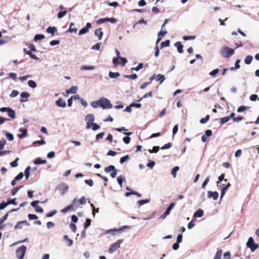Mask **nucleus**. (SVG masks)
Listing matches in <instances>:
<instances>
[{"instance_id": "1", "label": "nucleus", "mask_w": 259, "mask_h": 259, "mask_svg": "<svg viewBox=\"0 0 259 259\" xmlns=\"http://www.w3.org/2000/svg\"><path fill=\"white\" fill-rule=\"evenodd\" d=\"M234 54V50L227 46H223L220 50V54L224 58H228Z\"/></svg>"}, {"instance_id": "2", "label": "nucleus", "mask_w": 259, "mask_h": 259, "mask_svg": "<svg viewBox=\"0 0 259 259\" xmlns=\"http://www.w3.org/2000/svg\"><path fill=\"white\" fill-rule=\"evenodd\" d=\"M78 200L75 198L73 199L72 203L61 210L63 213H66L70 210H74L75 208H77L79 205Z\"/></svg>"}, {"instance_id": "3", "label": "nucleus", "mask_w": 259, "mask_h": 259, "mask_svg": "<svg viewBox=\"0 0 259 259\" xmlns=\"http://www.w3.org/2000/svg\"><path fill=\"white\" fill-rule=\"evenodd\" d=\"M27 247L25 245H22L18 247L16 251V255L18 259H23L26 253Z\"/></svg>"}, {"instance_id": "4", "label": "nucleus", "mask_w": 259, "mask_h": 259, "mask_svg": "<svg viewBox=\"0 0 259 259\" xmlns=\"http://www.w3.org/2000/svg\"><path fill=\"white\" fill-rule=\"evenodd\" d=\"M100 107L103 109H110L112 107V105L107 99L101 98L100 99Z\"/></svg>"}, {"instance_id": "5", "label": "nucleus", "mask_w": 259, "mask_h": 259, "mask_svg": "<svg viewBox=\"0 0 259 259\" xmlns=\"http://www.w3.org/2000/svg\"><path fill=\"white\" fill-rule=\"evenodd\" d=\"M122 241L123 239H119L114 243L112 244L108 249V252L110 253H112L116 251L117 249L120 247V244L122 242Z\"/></svg>"}, {"instance_id": "6", "label": "nucleus", "mask_w": 259, "mask_h": 259, "mask_svg": "<svg viewBox=\"0 0 259 259\" xmlns=\"http://www.w3.org/2000/svg\"><path fill=\"white\" fill-rule=\"evenodd\" d=\"M0 111L2 112H7L8 113V115L13 119L16 117L15 111L9 107L0 108Z\"/></svg>"}, {"instance_id": "7", "label": "nucleus", "mask_w": 259, "mask_h": 259, "mask_svg": "<svg viewBox=\"0 0 259 259\" xmlns=\"http://www.w3.org/2000/svg\"><path fill=\"white\" fill-rule=\"evenodd\" d=\"M105 171L107 173L111 172L110 176L113 178H114L117 175V170L116 169L114 166L112 165H110L108 167H106L105 169Z\"/></svg>"}, {"instance_id": "8", "label": "nucleus", "mask_w": 259, "mask_h": 259, "mask_svg": "<svg viewBox=\"0 0 259 259\" xmlns=\"http://www.w3.org/2000/svg\"><path fill=\"white\" fill-rule=\"evenodd\" d=\"M85 120L87 121L86 128L89 129L92 127V124L94 123V116L93 114H89L86 116Z\"/></svg>"}, {"instance_id": "9", "label": "nucleus", "mask_w": 259, "mask_h": 259, "mask_svg": "<svg viewBox=\"0 0 259 259\" xmlns=\"http://www.w3.org/2000/svg\"><path fill=\"white\" fill-rule=\"evenodd\" d=\"M246 245L252 251L255 250L258 247V245L254 243V240L252 237L249 238Z\"/></svg>"}, {"instance_id": "10", "label": "nucleus", "mask_w": 259, "mask_h": 259, "mask_svg": "<svg viewBox=\"0 0 259 259\" xmlns=\"http://www.w3.org/2000/svg\"><path fill=\"white\" fill-rule=\"evenodd\" d=\"M57 189L61 195H64L68 189V186L65 183H61L57 186Z\"/></svg>"}, {"instance_id": "11", "label": "nucleus", "mask_w": 259, "mask_h": 259, "mask_svg": "<svg viewBox=\"0 0 259 259\" xmlns=\"http://www.w3.org/2000/svg\"><path fill=\"white\" fill-rule=\"evenodd\" d=\"M92 24L91 23H87L86 24L85 27H84L83 28H81L78 32V35H81L82 34H85L87 33L89 31V29L91 28Z\"/></svg>"}, {"instance_id": "12", "label": "nucleus", "mask_w": 259, "mask_h": 259, "mask_svg": "<svg viewBox=\"0 0 259 259\" xmlns=\"http://www.w3.org/2000/svg\"><path fill=\"white\" fill-rule=\"evenodd\" d=\"M130 226H124L122 227L119 228V229H110L107 231L106 233H110L113 231H116L119 233H120L121 232L124 231L125 229H130Z\"/></svg>"}, {"instance_id": "13", "label": "nucleus", "mask_w": 259, "mask_h": 259, "mask_svg": "<svg viewBox=\"0 0 259 259\" xmlns=\"http://www.w3.org/2000/svg\"><path fill=\"white\" fill-rule=\"evenodd\" d=\"M207 197L209 198H212L214 200H216L219 197V193L217 191H208L207 192Z\"/></svg>"}, {"instance_id": "14", "label": "nucleus", "mask_w": 259, "mask_h": 259, "mask_svg": "<svg viewBox=\"0 0 259 259\" xmlns=\"http://www.w3.org/2000/svg\"><path fill=\"white\" fill-rule=\"evenodd\" d=\"M30 95L28 93L26 92H23L21 93L20 96L21 99H20L21 102H26L28 100V98L29 97Z\"/></svg>"}, {"instance_id": "15", "label": "nucleus", "mask_w": 259, "mask_h": 259, "mask_svg": "<svg viewBox=\"0 0 259 259\" xmlns=\"http://www.w3.org/2000/svg\"><path fill=\"white\" fill-rule=\"evenodd\" d=\"M19 131L21 132L22 134H19L18 135V137L20 139H23L25 137H26L27 136V129H24L22 127L19 128Z\"/></svg>"}, {"instance_id": "16", "label": "nucleus", "mask_w": 259, "mask_h": 259, "mask_svg": "<svg viewBox=\"0 0 259 259\" xmlns=\"http://www.w3.org/2000/svg\"><path fill=\"white\" fill-rule=\"evenodd\" d=\"M56 104L60 107H65L66 106V104L65 101H64L62 98H59L56 101Z\"/></svg>"}, {"instance_id": "17", "label": "nucleus", "mask_w": 259, "mask_h": 259, "mask_svg": "<svg viewBox=\"0 0 259 259\" xmlns=\"http://www.w3.org/2000/svg\"><path fill=\"white\" fill-rule=\"evenodd\" d=\"M231 186V184L229 182L228 183V184L225 186V187L222 188L221 190V199H222V198L224 197V195L225 194L226 191H227L229 187Z\"/></svg>"}, {"instance_id": "18", "label": "nucleus", "mask_w": 259, "mask_h": 259, "mask_svg": "<svg viewBox=\"0 0 259 259\" xmlns=\"http://www.w3.org/2000/svg\"><path fill=\"white\" fill-rule=\"evenodd\" d=\"M124 134L126 135V136L123 137V141L124 142V143L127 144L130 143V142L131 141V138L128 136L131 135L132 134V132L124 133Z\"/></svg>"}, {"instance_id": "19", "label": "nucleus", "mask_w": 259, "mask_h": 259, "mask_svg": "<svg viewBox=\"0 0 259 259\" xmlns=\"http://www.w3.org/2000/svg\"><path fill=\"white\" fill-rule=\"evenodd\" d=\"M175 46L177 48L178 51L179 53H183V46L182 45L181 42L180 41H178L175 44Z\"/></svg>"}, {"instance_id": "20", "label": "nucleus", "mask_w": 259, "mask_h": 259, "mask_svg": "<svg viewBox=\"0 0 259 259\" xmlns=\"http://www.w3.org/2000/svg\"><path fill=\"white\" fill-rule=\"evenodd\" d=\"M95 34L98 37L99 39H101L103 34L102 29L100 28L99 29H96L95 31Z\"/></svg>"}, {"instance_id": "21", "label": "nucleus", "mask_w": 259, "mask_h": 259, "mask_svg": "<svg viewBox=\"0 0 259 259\" xmlns=\"http://www.w3.org/2000/svg\"><path fill=\"white\" fill-rule=\"evenodd\" d=\"M23 224H28V223H27L26 221L19 222L15 226L14 229H21L22 228V226H23Z\"/></svg>"}, {"instance_id": "22", "label": "nucleus", "mask_w": 259, "mask_h": 259, "mask_svg": "<svg viewBox=\"0 0 259 259\" xmlns=\"http://www.w3.org/2000/svg\"><path fill=\"white\" fill-rule=\"evenodd\" d=\"M203 214V211L202 209H198L194 214L193 217L195 218L201 217Z\"/></svg>"}, {"instance_id": "23", "label": "nucleus", "mask_w": 259, "mask_h": 259, "mask_svg": "<svg viewBox=\"0 0 259 259\" xmlns=\"http://www.w3.org/2000/svg\"><path fill=\"white\" fill-rule=\"evenodd\" d=\"M46 162H47V161L46 160H42L39 157L36 158L34 161V163L36 165L45 164Z\"/></svg>"}, {"instance_id": "24", "label": "nucleus", "mask_w": 259, "mask_h": 259, "mask_svg": "<svg viewBox=\"0 0 259 259\" xmlns=\"http://www.w3.org/2000/svg\"><path fill=\"white\" fill-rule=\"evenodd\" d=\"M47 31L49 33H51L52 35H54L55 31H57V28L55 27L49 26L47 29Z\"/></svg>"}, {"instance_id": "25", "label": "nucleus", "mask_w": 259, "mask_h": 259, "mask_svg": "<svg viewBox=\"0 0 259 259\" xmlns=\"http://www.w3.org/2000/svg\"><path fill=\"white\" fill-rule=\"evenodd\" d=\"M64 239L68 243V246H70L73 244V241L72 239L69 238L68 235H65L63 236Z\"/></svg>"}, {"instance_id": "26", "label": "nucleus", "mask_w": 259, "mask_h": 259, "mask_svg": "<svg viewBox=\"0 0 259 259\" xmlns=\"http://www.w3.org/2000/svg\"><path fill=\"white\" fill-rule=\"evenodd\" d=\"M250 108L249 106H241L238 108L237 111L239 113L243 112L246 110H248Z\"/></svg>"}, {"instance_id": "27", "label": "nucleus", "mask_w": 259, "mask_h": 259, "mask_svg": "<svg viewBox=\"0 0 259 259\" xmlns=\"http://www.w3.org/2000/svg\"><path fill=\"white\" fill-rule=\"evenodd\" d=\"M179 167L178 166H175L171 170V175L173 176L174 178L176 177L177 172L179 170Z\"/></svg>"}, {"instance_id": "28", "label": "nucleus", "mask_w": 259, "mask_h": 259, "mask_svg": "<svg viewBox=\"0 0 259 259\" xmlns=\"http://www.w3.org/2000/svg\"><path fill=\"white\" fill-rule=\"evenodd\" d=\"M170 45V40L167 39L164 41H163L160 44V48L162 49L165 47H169Z\"/></svg>"}, {"instance_id": "29", "label": "nucleus", "mask_w": 259, "mask_h": 259, "mask_svg": "<svg viewBox=\"0 0 259 259\" xmlns=\"http://www.w3.org/2000/svg\"><path fill=\"white\" fill-rule=\"evenodd\" d=\"M150 202L149 199H143V200H140L138 201L137 204H138L139 206H141L142 205L147 203Z\"/></svg>"}, {"instance_id": "30", "label": "nucleus", "mask_w": 259, "mask_h": 259, "mask_svg": "<svg viewBox=\"0 0 259 259\" xmlns=\"http://www.w3.org/2000/svg\"><path fill=\"white\" fill-rule=\"evenodd\" d=\"M30 169L31 167L30 166H27L25 170L24 173L26 180L28 179L29 177Z\"/></svg>"}, {"instance_id": "31", "label": "nucleus", "mask_w": 259, "mask_h": 259, "mask_svg": "<svg viewBox=\"0 0 259 259\" xmlns=\"http://www.w3.org/2000/svg\"><path fill=\"white\" fill-rule=\"evenodd\" d=\"M74 23L72 22L70 24V27H69V29L68 30V31H69L70 32H74V33L77 32V28H73L72 27L73 26H74Z\"/></svg>"}, {"instance_id": "32", "label": "nucleus", "mask_w": 259, "mask_h": 259, "mask_svg": "<svg viewBox=\"0 0 259 259\" xmlns=\"http://www.w3.org/2000/svg\"><path fill=\"white\" fill-rule=\"evenodd\" d=\"M222 255V250H219L215 253V255L213 259H221Z\"/></svg>"}, {"instance_id": "33", "label": "nucleus", "mask_w": 259, "mask_h": 259, "mask_svg": "<svg viewBox=\"0 0 259 259\" xmlns=\"http://www.w3.org/2000/svg\"><path fill=\"white\" fill-rule=\"evenodd\" d=\"M119 73L118 72H110L109 75L111 78H116L119 76Z\"/></svg>"}, {"instance_id": "34", "label": "nucleus", "mask_w": 259, "mask_h": 259, "mask_svg": "<svg viewBox=\"0 0 259 259\" xmlns=\"http://www.w3.org/2000/svg\"><path fill=\"white\" fill-rule=\"evenodd\" d=\"M220 123L222 125V124H224V123L227 122L230 120V119H229V117H228V116H226V117H224L220 118Z\"/></svg>"}, {"instance_id": "35", "label": "nucleus", "mask_w": 259, "mask_h": 259, "mask_svg": "<svg viewBox=\"0 0 259 259\" xmlns=\"http://www.w3.org/2000/svg\"><path fill=\"white\" fill-rule=\"evenodd\" d=\"M124 179V177L123 176H121V175L119 176L117 178V180L118 183V184L120 185V186L121 187H122V182H123V180Z\"/></svg>"}, {"instance_id": "36", "label": "nucleus", "mask_w": 259, "mask_h": 259, "mask_svg": "<svg viewBox=\"0 0 259 259\" xmlns=\"http://www.w3.org/2000/svg\"><path fill=\"white\" fill-rule=\"evenodd\" d=\"M252 60V57L251 56H247L244 60V62L246 64H249Z\"/></svg>"}, {"instance_id": "37", "label": "nucleus", "mask_w": 259, "mask_h": 259, "mask_svg": "<svg viewBox=\"0 0 259 259\" xmlns=\"http://www.w3.org/2000/svg\"><path fill=\"white\" fill-rule=\"evenodd\" d=\"M155 79H156V81H164L165 78L164 75L161 74H159L156 76Z\"/></svg>"}, {"instance_id": "38", "label": "nucleus", "mask_w": 259, "mask_h": 259, "mask_svg": "<svg viewBox=\"0 0 259 259\" xmlns=\"http://www.w3.org/2000/svg\"><path fill=\"white\" fill-rule=\"evenodd\" d=\"M95 69V66H87V65H84L82 66L81 67V70H93Z\"/></svg>"}, {"instance_id": "39", "label": "nucleus", "mask_w": 259, "mask_h": 259, "mask_svg": "<svg viewBox=\"0 0 259 259\" xmlns=\"http://www.w3.org/2000/svg\"><path fill=\"white\" fill-rule=\"evenodd\" d=\"M76 90H77V87L73 86L70 89H69V90H67L66 91V92L67 93L75 94L76 93Z\"/></svg>"}, {"instance_id": "40", "label": "nucleus", "mask_w": 259, "mask_h": 259, "mask_svg": "<svg viewBox=\"0 0 259 259\" xmlns=\"http://www.w3.org/2000/svg\"><path fill=\"white\" fill-rule=\"evenodd\" d=\"M209 180H210V177L208 176H207L206 177V178L205 179V180L204 181L203 183H202V188L203 189H205V188L206 185L209 182Z\"/></svg>"}, {"instance_id": "41", "label": "nucleus", "mask_w": 259, "mask_h": 259, "mask_svg": "<svg viewBox=\"0 0 259 259\" xmlns=\"http://www.w3.org/2000/svg\"><path fill=\"white\" fill-rule=\"evenodd\" d=\"M124 77L130 79L134 80L137 78V75L136 74H133L130 75H124Z\"/></svg>"}, {"instance_id": "42", "label": "nucleus", "mask_w": 259, "mask_h": 259, "mask_svg": "<svg viewBox=\"0 0 259 259\" xmlns=\"http://www.w3.org/2000/svg\"><path fill=\"white\" fill-rule=\"evenodd\" d=\"M92 106L94 108H97L100 107V100L97 101H94L91 104Z\"/></svg>"}, {"instance_id": "43", "label": "nucleus", "mask_w": 259, "mask_h": 259, "mask_svg": "<svg viewBox=\"0 0 259 259\" xmlns=\"http://www.w3.org/2000/svg\"><path fill=\"white\" fill-rule=\"evenodd\" d=\"M209 117H210L209 115H207L204 118H202L200 119V123L202 124L205 123L206 122H207L208 121V120L209 119Z\"/></svg>"}, {"instance_id": "44", "label": "nucleus", "mask_w": 259, "mask_h": 259, "mask_svg": "<svg viewBox=\"0 0 259 259\" xmlns=\"http://www.w3.org/2000/svg\"><path fill=\"white\" fill-rule=\"evenodd\" d=\"M45 38V35L41 34H36L34 36V40L35 41L38 40H41Z\"/></svg>"}, {"instance_id": "45", "label": "nucleus", "mask_w": 259, "mask_h": 259, "mask_svg": "<svg viewBox=\"0 0 259 259\" xmlns=\"http://www.w3.org/2000/svg\"><path fill=\"white\" fill-rule=\"evenodd\" d=\"M23 186H21L18 187L14 188L11 191V194L12 195H15L17 192L19 191V189H20L21 188H22Z\"/></svg>"}, {"instance_id": "46", "label": "nucleus", "mask_w": 259, "mask_h": 259, "mask_svg": "<svg viewBox=\"0 0 259 259\" xmlns=\"http://www.w3.org/2000/svg\"><path fill=\"white\" fill-rule=\"evenodd\" d=\"M16 198H14V199H10V198H9V199H8V201L7 202L8 205H9V204L16 205L17 204V202H16Z\"/></svg>"}, {"instance_id": "47", "label": "nucleus", "mask_w": 259, "mask_h": 259, "mask_svg": "<svg viewBox=\"0 0 259 259\" xmlns=\"http://www.w3.org/2000/svg\"><path fill=\"white\" fill-rule=\"evenodd\" d=\"M66 14V11H61L58 13L57 17L58 18L61 19L63 18Z\"/></svg>"}, {"instance_id": "48", "label": "nucleus", "mask_w": 259, "mask_h": 259, "mask_svg": "<svg viewBox=\"0 0 259 259\" xmlns=\"http://www.w3.org/2000/svg\"><path fill=\"white\" fill-rule=\"evenodd\" d=\"M159 150V146H154L152 150L149 149L148 151L150 153H157Z\"/></svg>"}, {"instance_id": "49", "label": "nucleus", "mask_w": 259, "mask_h": 259, "mask_svg": "<svg viewBox=\"0 0 259 259\" xmlns=\"http://www.w3.org/2000/svg\"><path fill=\"white\" fill-rule=\"evenodd\" d=\"M225 178V175L224 174H222L219 177V181L217 182V184H219L220 182H222L223 180H224V181L225 182H227L228 181L227 179H224Z\"/></svg>"}, {"instance_id": "50", "label": "nucleus", "mask_w": 259, "mask_h": 259, "mask_svg": "<svg viewBox=\"0 0 259 259\" xmlns=\"http://www.w3.org/2000/svg\"><path fill=\"white\" fill-rule=\"evenodd\" d=\"M129 158H130V157H129L128 155H126L124 156H123L120 158V162L122 164V163H124L125 161L128 160Z\"/></svg>"}, {"instance_id": "51", "label": "nucleus", "mask_w": 259, "mask_h": 259, "mask_svg": "<svg viewBox=\"0 0 259 259\" xmlns=\"http://www.w3.org/2000/svg\"><path fill=\"white\" fill-rule=\"evenodd\" d=\"M143 67V64L142 63H140L138 64V65L136 67L132 68L131 69L132 70L138 71L140 69H142Z\"/></svg>"}, {"instance_id": "52", "label": "nucleus", "mask_w": 259, "mask_h": 259, "mask_svg": "<svg viewBox=\"0 0 259 259\" xmlns=\"http://www.w3.org/2000/svg\"><path fill=\"white\" fill-rule=\"evenodd\" d=\"M105 135V133L104 132L100 133L96 135V141H98L101 139H102Z\"/></svg>"}, {"instance_id": "53", "label": "nucleus", "mask_w": 259, "mask_h": 259, "mask_svg": "<svg viewBox=\"0 0 259 259\" xmlns=\"http://www.w3.org/2000/svg\"><path fill=\"white\" fill-rule=\"evenodd\" d=\"M244 119V117L242 116H238L237 117L233 118V121L235 122H239L240 121Z\"/></svg>"}, {"instance_id": "54", "label": "nucleus", "mask_w": 259, "mask_h": 259, "mask_svg": "<svg viewBox=\"0 0 259 259\" xmlns=\"http://www.w3.org/2000/svg\"><path fill=\"white\" fill-rule=\"evenodd\" d=\"M91 220L90 219H87L84 224V228L85 229L91 225Z\"/></svg>"}, {"instance_id": "55", "label": "nucleus", "mask_w": 259, "mask_h": 259, "mask_svg": "<svg viewBox=\"0 0 259 259\" xmlns=\"http://www.w3.org/2000/svg\"><path fill=\"white\" fill-rule=\"evenodd\" d=\"M19 158L17 157L14 161L11 162L10 165L12 167H15L18 165V161L19 160Z\"/></svg>"}, {"instance_id": "56", "label": "nucleus", "mask_w": 259, "mask_h": 259, "mask_svg": "<svg viewBox=\"0 0 259 259\" xmlns=\"http://www.w3.org/2000/svg\"><path fill=\"white\" fill-rule=\"evenodd\" d=\"M172 146V143H168L166 144H165L164 146L161 147V150H164L167 149L171 148Z\"/></svg>"}, {"instance_id": "57", "label": "nucleus", "mask_w": 259, "mask_h": 259, "mask_svg": "<svg viewBox=\"0 0 259 259\" xmlns=\"http://www.w3.org/2000/svg\"><path fill=\"white\" fill-rule=\"evenodd\" d=\"M87 202V199L84 196H82L78 200L79 204H84Z\"/></svg>"}, {"instance_id": "58", "label": "nucleus", "mask_w": 259, "mask_h": 259, "mask_svg": "<svg viewBox=\"0 0 259 259\" xmlns=\"http://www.w3.org/2000/svg\"><path fill=\"white\" fill-rule=\"evenodd\" d=\"M107 22V18H101V19H98L97 21V23L98 24H102V23H103L105 22Z\"/></svg>"}, {"instance_id": "59", "label": "nucleus", "mask_w": 259, "mask_h": 259, "mask_svg": "<svg viewBox=\"0 0 259 259\" xmlns=\"http://www.w3.org/2000/svg\"><path fill=\"white\" fill-rule=\"evenodd\" d=\"M6 136L7 139L9 141H12V140H13L14 136H13V135L12 134L9 133H7Z\"/></svg>"}, {"instance_id": "60", "label": "nucleus", "mask_w": 259, "mask_h": 259, "mask_svg": "<svg viewBox=\"0 0 259 259\" xmlns=\"http://www.w3.org/2000/svg\"><path fill=\"white\" fill-rule=\"evenodd\" d=\"M28 217L30 220H34L38 219V217L34 214H29Z\"/></svg>"}, {"instance_id": "61", "label": "nucleus", "mask_w": 259, "mask_h": 259, "mask_svg": "<svg viewBox=\"0 0 259 259\" xmlns=\"http://www.w3.org/2000/svg\"><path fill=\"white\" fill-rule=\"evenodd\" d=\"M120 60V58H115L113 59V63L114 65V66H117L119 64V60Z\"/></svg>"}, {"instance_id": "62", "label": "nucleus", "mask_w": 259, "mask_h": 259, "mask_svg": "<svg viewBox=\"0 0 259 259\" xmlns=\"http://www.w3.org/2000/svg\"><path fill=\"white\" fill-rule=\"evenodd\" d=\"M183 38L185 40H190V39H194L195 38V35L184 36Z\"/></svg>"}, {"instance_id": "63", "label": "nucleus", "mask_w": 259, "mask_h": 259, "mask_svg": "<svg viewBox=\"0 0 259 259\" xmlns=\"http://www.w3.org/2000/svg\"><path fill=\"white\" fill-rule=\"evenodd\" d=\"M84 183L90 187H92L94 185V182L92 179L85 180Z\"/></svg>"}, {"instance_id": "64", "label": "nucleus", "mask_w": 259, "mask_h": 259, "mask_svg": "<svg viewBox=\"0 0 259 259\" xmlns=\"http://www.w3.org/2000/svg\"><path fill=\"white\" fill-rule=\"evenodd\" d=\"M92 130L93 131H96L100 128V126L99 125L97 124L96 123H93L92 124Z\"/></svg>"}]
</instances>
